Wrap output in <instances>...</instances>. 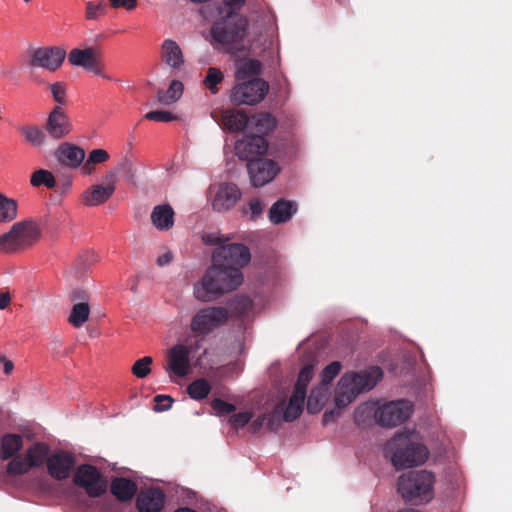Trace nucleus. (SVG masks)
<instances>
[{
  "mask_svg": "<svg viewBox=\"0 0 512 512\" xmlns=\"http://www.w3.org/2000/svg\"><path fill=\"white\" fill-rule=\"evenodd\" d=\"M242 281V273L237 267L213 262L201 280L194 285L193 294L201 302H210L236 289Z\"/></svg>",
  "mask_w": 512,
  "mask_h": 512,
  "instance_id": "1",
  "label": "nucleus"
},
{
  "mask_svg": "<svg viewBox=\"0 0 512 512\" xmlns=\"http://www.w3.org/2000/svg\"><path fill=\"white\" fill-rule=\"evenodd\" d=\"M11 487L32 491L38 495L78 499L84 491L90 497H99L107 491L108 482H6Z\"/></svg>",
  "mask_w": 512,
  "mask_h": 512,
  "instance_id": "2",
  "label": "nucleus"
},
{
  "mask_svg": "<svg viewBox=\"0 0 512 512\" xmlns=\"http://www.w3.org/2000/svg\"><path fill=\"white\" fill-rule=\"evenodd\" d=\"M388 446L392 463L397 469L423 465L430 456L428 448L421 442L415 430L398 433L390 440Z\"/></svg>",
  "mask_w": 512,
  "mask_h": 512,
  "instance_id": "3",
  "label": "nucleus"
},
{
  "mask_svg": "<svg viewBox=\"0 0 512 512\" xmlns=\"http://www.w3.org/2000/svg\"><path fill=\"white\" fill-rule=\"evenodd\" d=\"M382 372L378 367H371L362 373L346 372L341 376L334 391L336 408L342 409L353 402L356 397L372 389L380 380Z\"/></svg>",
  "mask_w": 512,
  "mask_h": 512,
  "instance_id": "4",
  "label": "nucleus"
},
{
  "mask_svg": "<svg viewBox=\"0 0 512 512\" xmlns=\"http://www.w3.org/2000/svg\"><path fill=\"white\" fill-rule=\"evenodd\" d=\"M42 236L40 224L26 218L12 224L10 229L0 235V252L14 254L34 246Z\"/></svg>",
  "mask_w": 512,
  "mask_h": 512,
  "instance_id": "5",
  "label": "nucleus"
},
{
  "mask_svg": "<svg viewBox=\"0 0 512 512\" xmlns=\"http://www.w3.org/2000/svg\"><path fill=\"white\" fill-rule=\"evenodd\" d=\"M313 376L312 365H306L300 370L293 394L287 402L283 401L275 408V416H282L285 421H293L299 417L303 410L307 387Z\"/></svg>",
  "mask_w": 512,
  "mask_h": 512,
  "instance_id": "6",
  "label": "nucleus"
},
{
  "mask_svg": "<svg viewBox=\"0 0 512 512\" xmlns=\"http://www.w3.org/2000/svg\"><path fill=\"white\" fill-rule=\"evenodd\" d=\"M228 318V310L224 307L203 308L191 318L190 330L196 336H206L223 326Z\"/></svg>",
  "mask_w": 512,
  "mask_h": 512,
  "instance_id": "7",
  "label": "nucleus"
},
{
  "mask_svg": "<svg viewBox=\"0 0 512 512\" xmlns=\"http://www.w3.org/2000/svg\"><path fill=\"white\" fill-rule=\"evenodd\" d=\"M116 185V173L114 171H108L101 181L93 183L82 192V204L89 208L104 205L114 195Z\"/></svg>",
  "mask_w": 512,
  "mask_h": 512,
  "instance_id": "8",
  "label": "nucleus"
},
{
  "mask_svg": "<svg viewBox=\"0 0 512 512\" xmlns=\"http://www.w3.org/2000/svg\"><path fill=\"white\" fill-rule=\"evenodd\" d=\"M247 21L240 15L224 16L212 27L211 34L214 40L221 44H231L245 36Z\"/></svg>",
  "mask_w": 512,
  "mask_h": 512,
  "instance_id": "9",
  "label": "nucleus"
},
{
  "mask_svg": "<svg viewBox=\"0 0 512 512\" xmlns=\"http://www.w3.org/2000/svg\"><path fill=\"white\" fill-rule=\"evenodd\" d=\"M191 350L184 344H175L165 353L163 369L171 381L175 378H184L191 371Z\"/></svg>",
  "mask_w": 512,
  "mask_h": 512,
  "instance_id": "10",
  "label": "nucleus"
},
{
  "mask_svg": "<svg viewBox=\"0 0 512 512\" xmlns=\"http://www.w3.org/2000/svg\"><path fill=\"white\" fill-rule=\"evenodd\" d=\"M268 90L269 85L263 79L238 81L232 89L231 99L237 104L254 105L264 99Z\"/></svg>",
  "mask_w": 512,
  "mask_h": 512,
  "instance_id": "11",
  "label": "nucleus"
},
{
  "mask_svg": "<svg viewBox=\"0 0 512 512\" xmlns=\"http://www.w3.org/2000/svg\"><path fill=\"white\" fill-rule=\"evenodd\" d=\"M101 58V51L93 46L75 47L68 53L70 65L83 68L99 76L102 75L104 68Z\"/></svg>",
  "mask_w": 512,
  "mask_h": 512,
  "instance_id": "12",
  "label": "nucleus"
},
{
  "mask_svg": "<svg viewBox=\"0 0 512 512\" xmlns=\"http://www.w3.org/2000/svg\"><path fill=\"white\" fill-rule=\"evenodd\" d=\"M412 410V405L408 401H391L379 406L374 417L382 426L392 427L407 420L411 416Z\"/></svg>",
  "mask_w": 512,
  "mask_h": 512,
  "instance_id": "13",
  "label": "nucleus"
},
{
  "mask_svg": "<svg viewBox=\"0 0 512 512\" xmlns=\"http://www.w3.org/2000/svg\"><path fill=\"white\" fill-rule=\"evenodd\" d=\"M250 260V252L242 244L225 243L217 247L213 252V262L224 266L240 267L246 265Z\"/></svg>",
  "mask_w": 512,
  "mask_h": 512,
  "instance_id": "14",
  "label": "nucleus"
},
{
  "mask_svg": "<svg viewBox=\"0 0 512 512\" xmlns=\"http://www.w3.org/2000/svg\"><path fill=\"white\" fill-rule=\"evenodd\" d=\"M65 57L66 50L62 47H39L31 52L29 64L54 72L62 66Z\"/></svg>",
  "mask_w": 512,
  "mask_h": 512,
  "instance_id": "15",
  "label": "nucleus"
},
{
  "mask_svg": "<svg viewBox=\"0 0 512 512\" xmlns=\"http://www.w3.org/2000/svg\"><path fill=\"white\" fill-rule=\"evenodd\" d=\"M397 491L410 505H421L433 499L432 482H397Z\"/></svg>",
  "mask_w": 512,
  "mask_h": 512,
  "instance_id": "16",
  "label": "nucleus"
},
{
  "mask_svg": "<svg viewBox=\"0 0 512 512\" xmlns=\"http://www.w3.org/2000/svg\"><path fill=\"white\" fill-rule=\"evenodd\" d=\"M267 149L268 143L260 135H246L235 144L237 156L249 163L264 155Z\"/></svg>",
  "mask_w": 512,
  "mask_h": 512,
  "instance_id": "17",
  "label": "nucleus"
},
{
  "mask_svg": "<svg viewBox=\"0 0 512 512\" xmlns=\"http://www.w3.org/2000/svg\"><path fill=\"white\" fill-rule=\"evenodd\" d=\"M45 129L50 138L60 140L72 131V123L66 112L56 106L48 115Z\"/></svg>",
  "mask_w": 512,
  "mask_h": 512,
  "instance_id": "18",
  "label": "nucleus"
},
{
  "mask_svg": "<svg viewBox=\"0 0 512 512\" xmlns=\"http://www.w3.org/2000/svg\"><path fill=\"white\" fill-rule=\"evenodd\" d=\"M248 171L252 185L262 187L275 178L279 168L272 160L257 159L248 163Z\"/></svg>",
  "mask_w": 512,
  "mask_h": 512,
  "instance_id": "19",
  "label": "nucleus"
},
{
  "mask_svg": "<svg viewBox=\"0 0 512 512\" xmlns=\"http://www.w3.org/2000/svg\"><path fill=\"white\" fill-rule=\"evenodd\" d=\"M55 158L61 165L67 168L81 169L86 158V153L82 147L73 143L64 142L55 150Z\"/></svg>",
  "mask_w": 512,
  "mask_h": 512,
  "instance_id": "20",
  "label": "nucleus"
},
{
  "mask_svg": "<svg viewBox=\"0 0 512 512\" xmlns=\"http://www.w3.org/2000/svg\"><path fill=\"white\" fill-rule=\"evenodd\" d=\"M166 496L160 488L141 490L137 496L136 507L139 512H161Z\"/></svg>",
  "mask_w": 512,
  "mask_h": 512,
  "instance_id": "21",
  "label": "nucleus"
},
{
  "mask_svg": "<svg viewBox=\"0 0 512 512\" xmlns=\"http://www.w3.org/2000/svg\"><path fill=\"white\" fill-rule=\"evenodd\" d=\"M240 197L241 192L236 185L223 183L219 185L215 193L212 201L213 209L218 212L227 211L235 206Z\"/></svg>",
  "mask_w": 512,
  "mask_h": 512,
  "instance_id": "22",
  "label": "nucleus"
},
{
  "mask_svg": "<svg viewBox=\"0 0 512 512\" xmlns=\"http://www.w3.org/2000/svg\"><path fill=\"white\" fill-rule=\"evenodd\" d=\"M74 466V458L66 452H57L47 459V467L50 475L57 480H64L69 477Z\"/></svg>",
  "mask_w": 512,
  "mask_h": 512,
  "instance_id": "23",
  "label": "nucleus"
},
{
  "mask_svg": "<svg viewBox=\"0 0 512 512\" xmlns=\"http://www.w3.org/2000/svg\"><path fill=\"white\" fill-rule=\"evenodd\" d=\"M153 227L159 232H169L175 224V212L169 204L156 205L150 214Z\"/></svg>",
  "mask_w": 512,
  "mask_h": 512,
  "instance_id": "24",
  "label": "nucleus"
},
{
  "mask_svg": "<svg viewBox=\"0 0 512 512\" xmlns=\"http://www.w3.org/2000/svg\"><path fill=\"white\" fill-rule=\"evenodd\" d=\"M160 56L162 61L174 70H180L185 63L182 49L172 39H166L162 42Z\"/></svg>",
  "mask_w": 512,
  "mask_h": 512,
  "instance_id": "25",
  "label": "nucleus"
},
{
  "mask_svg": "<svg viewBox=\"0 0 512 512\" xmlns=\"http://www.w3.org/2000/svg\"><path fill=\"white\" fill-rule=\"evenodd\" d=\"M295 203L286 200H279L272 205L269 211V219L274 224L288 221L296 212Z\"/></svg>",
  "mask_w": 512,
  "mask_h": 512,
  "instance_id": "26",
  "label": "nucleus"
},
{
  "mask_svg": "<svg viewBox=\"0 0 512 512\" xmlns=\"http://www.w3.org/2000/svg\"><path fill=\"white\" fill-rule=\"evenodd\" d=\"M330 396V388L316 385L307 397V410L309 413L320 412L327 403Z\"/></svg>",
  "mask_w": 512,
  "mask_h": 512,
  "instance_id": "27",
  "label": "nucleus"
},
{
  "mask_svg": "<svg viewBox=\"0 0 512 512\" xmlns=\"http://www.w3.org/2000/svg\"><path fill=\"white\" fill-rule=\"evenodd\" d=\"M110 159L109 153L102 149H93L88 153V156L84 160V164L81 166V175L90 176L96 172V166L103 164Z\"/></svg>",
  "mask_w": 512,
  "mask_h": 512,
  "instance_id": "28",
  "label": "nucleus"
},
{
  "mask_svg": "<svg viewBox=\"0 0 512 512\" xmlns=\"http://www.w3.org/2000/svg\"><path fill=\"white\" fill-rule=\"evenodd\" d=\"M18 217V202L0 191V223H10Z\"/></svg>",
  "mask_w": 512,
  "mask_h": 512,
  "instance_id": "29",
  "label": "nucleus"
},
{
  "mask_svg": "<svg viewBox=\"0 0 512 512\" xmlns=\"http://www.w3.org/2000/svg\"><path fill=\"white\" fill-rule=\"evenodd\" d=\"M24 140L35 148L42 147L47 142V134L37 125H26L20 128Z\"/></svg>",
  "mask_w": 512,
  "mask_h": 512,
  "instance_id": "30",
  "label": "nucleus"
},
{
  "mask_svg": "<svg viewBox=\"0 0 512 512\" xmlns=\"http://www.w3.org/2000/svg\"><path fill=\"white\" fill-rule=\"evenodd\" d=\"M224 126L230 131H241L250 120L242 111H225L222 117Z\"/></svg>",
  "mask_w": 512,
  "mask_h": 512,
  "instance_id": "31",
  "label": "nucleus"
},
{
  "mask_svg": "<svg viewBox=\"0 0 512 512\" xmlns=\"http://www.w3.org/2000/svg\"><path fill=\"white\" fill-rule=\"evenodd\" d=\"M260 71V63L254 59H242L236 63V80L244 82L256 76Z\"/></svg>",
  "mask_w": 512,
  "mask_h": 512,
  "instance_id": "32",
  "label": "nucleus"
},
{
  "mask_svg": "<svg viewBox=\"0 0 512 512\" xmlns=\"http://www.w3.org/2000/svg\"><path fill=\"white\" fill-rule=\"evenodd\" d=\"M90 316V306L87 302H79L73 305L68 316V322L74 328L82 327Z\"/></svg>",
  "mask_w": 512,
  "mask_h": 512,
  "instance_id": "33",
  "label": "nucleus"
},
{
  "mask_svg": "<svg viewBox=\"0 0 512 512\" xmlns=\"http://www.w3.org/2000/svg\"><path fill=\"white\" fill-rule=\"evenodd\" d=\"M138 490L137 482H111V493L122 502L131 500Z\"/></svg>",
  "mask_w": 512,
  "mask_h": 512,
  "instance_id": "34",
  "label": "nucleus"
},
{
  "mask_svg": "<svg viewBox=\"0 0 512 512\" xmlns=\"http://www.w3.org/2000/svg\"><path fill=\"white\" fill-rule=\"evenodd\" d=\"M183 89L182 82L174 80L171 82L166 92L162 90L158 91L157 99L162 105H171L181 98Z\"/></svg>",
  "mask_w": 512,
  "mask_h": 512,
  "instance_id": "35",
  "label": "nucleus"
},
{
  "mask_svg": "<svg viewBox=\"0 0 512 512\" xmlns=\"http://www.w3.org/2000/svg\"><path fill=\"white\" fill-rule=\"evenodd\" d=\"M48 455V447L43 443L33 444L26 453V458L31 468L38 467L44 463Z\"/></svg>",
  "mask_w": 512,
  "mask_h": 512,
  "instance_id": "36",
  "label": "nucleus"
},
{
  "mask_svg": "<svg viewBox=\"0 0 512 512\" xmlns=\"http://www.w3.org/2000/svg\"><path fill=\"white\" fill-rule=\"evenodd\" d=\"M256 132L260 134H267L276 126L275 119L268 113H261L253 116L250 119V123Z\"/></svg>",
  "mask_w": 512,
  "mask_h": 512,
  "instance_id": "37",
  "label": "nucleus"
},
{
  "mask_svg": "<svg viewBox=\"0 0 512 512\" xmlns=\"http://www.w3.org/2000/svg\"><path fill=\"white\" fill-rule=\"evenodd\" d=\"M23 446L22 437L15 434H9L3 437L1 443V450L3 458L7 459L12 457Z\"/></svg>",
  "mask_w": 512,
  "mask_h": 512,
  "instance_id": "38",
  "label": "nucleus"
},
{
  "mask_svg": "<svg viewBox=\"0 0 512 512\" xmlns=\"http://www.w3.org/2000/svg\"><path fill=\"white\" fill-rule=\"evenodd\" d=\"M211 390V385L204 378H199L190 383L187 387L188 395L194 400L206 398Z\"/></svg>",
  "mask_w": 512,
  "mask_h": 512,
  "instance_id": "39",
  "label": "nucleus"
},
{
  "mask_svg": "<svg viewBox=\"0 0 512 512\" xmlns=\"http://www.w3.org/2000/svg\"><path fill=\"white\" fill-rule=\"evenodd\" d=\"M30 184L33 187L45 186L47 188H54L56 185V179L51 171L39 169L32 173L30 177Z\"/></svg>",
  "mask_w": 512,
  "mask_h": 512,
  "instance_id": "40",
  "label": "nucleus"
},
{
  "mask_svg": "<svg viewBox=\"0 0 512 512\" xmlns=\"http://www.w3.org/2000/svg\"><path fill=\"white\" fill-rule=\"evenodd\" d=\"M223 80L224 73L220 69L216 67H209L203 80V84L212 94H217L219 91L218 85Z\"/></svg>",
  "mask_w": 512,
  "mask_h": 512,
  "instance_id": "41",
  "label": "nucleus"
},
{
  "mask_svg": "<svg viewBox=\"0 0 512 512\" xmlns=\"http://www.w3.org/2000/svg\"><path fill=\"white\" fill-rule=\"evenodd\" d=\"M7 473L10 476H19L30 471L31 467L26 456L18 455L11 459L7 465Z\"/></svg>",
  "mask_w": 512,
  "mask_h": 512,
  "instance_id": "42",
  "label": "nucleus"
},
{
  "mask_svg": "<svg viewBox=\"0 0 512 512\" xmlns=\"http://www.w3.org/2000/svg\"><path fill=\"white\" fill-rule=\"evenodd\" d=\"M152 363V357L144 356L135 361V363L132 365L131 372L135 377L143 379L151 373Z\"/></svg>",
  "mask_w": 512,
  "mask_h": 512,
  "instance_id": "43",
  "label": "nucleus"
},
{
  "mask_svg": "<svg viewBox=\"0 0 512 512\" xmlns=\"http://www.w3.org/2000/svg\"><path fill=\"white\" fill-rule=\"evenodd\" d=\"M341 363L334 361L323 368L320 373V385L329 387L330 382L340 373Z\"/></svg>",
  "mask_w": 512,
  "mask_h": 512,
  "instance_id": "44",
  "label": "nucleus"
},
{
  "mask_svg": "<svg viewBox=\"0 0 512 512\" xmlns=\"http://www.w3.org/2000/svg\"><path fill=\"white\" fill-rule=\"evenodd\" d=\"M100 473L96 467L84 464L77 468L75 477L73 480H99Z\"/></svg>",
  "mask_w": 512,
  "mask_h": 512,
  "instance_id": "45",
  "label": "nucleus"
},
{
  "mask_svg": "<svg viewBox=\"0 0 512 512\" xmlns=\"http://www.w3.org/2000/svg\"><path fill=\"white\" fill-rule=\"evenodd\" d=\"M106 6L103 0L89 1L86 4L85 16L88 20H96L105 14Z\"/></svg>",
  "mask_w": 512,
  "mask_h": 512,
  "instance_id": "46",
  "label": "nucleus"
},
{
  "mask_svg": "<svg viewBox=\"0 0 512 512\" xmlns=\"http://www.w3.org/2000/svg\"><path fill=\"white\" fill-rule=\"evenodd\" d=\"M145 118L150 121L170 122L175 120L177 117L173 115L171 112L157 110L146 113Z\"/></svg>",
  "mask_w": 512,
  "mask_h": 512,
  "instance_id": "47",
  "label": "nucleus"
},
{
  "mask_svg": "<svg viewBox=\"0 0 512 512\" xmlns=\"http://www.w3.org/2000/svg\"><path fill=\"white\" fill-rule=\"evenodd\" d=\"M50 91L54 100L59 104H64L66 101V87L59 82L50 85Z\"/></svg>",
  "mask_w": 512,
  "mask_h": 512,
  "instance_id": "48",
  "label": "nucleus"
},
{
  "mask_svg": "<svg viewBox=\"0 0 512 512\" xmlns=\"http://www.w3.org/2000/svg\"><path fill=\"white\" fill-rule=\"evenodd\" d=\"M211 406H212L213 410L219 415L230 414L235 410L234 405L224 402L220 399H214L211 402Z\"/></svg>",
  "mask_w": 512,
  "mask_h": 512,
  "instance_id": "49",
  "label": "nucleus"
},
{
  "mask_svg": "<svg viewBox=\"0 0 512 512\" xmlns=\"http://www.w3.org/2000/svg\"><path fill=\"white\" fill-rule=\"evenodd\" d=\"M202 241L207 245H217L218 247L226 243V239L217 232L204 233Z\"/></svg>",
  "mask_w": 512,
  "mask_h": 512,
  "instance_id": "50",
  "label": "nucleus"
},
{
  "mask_svg": "<svg viewBox=\"0 0 512 512\" xmlns=\"http://www.w3.org/2000/svg\"><path fill=\"white\" fill-rule=\"evenodd\" d=\"M243 3L244 0H224L223 11H221V14L225 13V16H228L230 14L238 15L236 11L240 9Z\"/></svg>",
  "mask_w": 512,
  "mask_h": 512,
  "instance_id": "51",
  "label": "nucleus"
},
{
  "mask_svg": "<svg viewBox=\"0 0 512 512\" xmlns=\"http://www.w3.org/2000/svg\"><path fill=\"white\" fill-rule=\"evenodd\" d=\"M263 208H264V206L260 202L259 199H252L249 202L248 209H247L246 213L249 214L251 219H256L263 212Z\"/></svg>",
  "mask_w": 512,
  "mask_h": 512,
  "instance_id": "52",
  "label": "nucleus"
},
{
  "mask_svg": "<svg viewBox=\"0 0 512 512\" xmlns=\"http://www.w3.org/2000/svg\"><path fill=\"white\" fill-rule=\"evenodd\" d=\"M251 416L252 415L249 412H240L231 417L230 423L235 428L243 427L250 421Z\"/></svg>",
  "mask_w": 512,
  "mask_h": 512,
  "instance_id": "53",
  "label": "nucleus"
},
{
  "mask_svg": "<svg viewBox=\"0 0 512 512\" xmlns=\"http://www.w3.org/2000/svg\"><path fill=\"white\" fill-rule=\"evenodd\" d=\"M174 259L173 252L170 249L165 248L162 250L156 258V264L159 267H165L171 264Z\"/></svg>",
  "mask_w": 512,
  "mask_h": 512,
  "instance_id": "54",
  "label": "nucleus"
},
{
  "mask_svg": "<svg viewBox=\"0 0 512 512\" xmlns=\"http://www.w3.org/2000/svg\"><path fill=\"white\" fill-rule=\"evenodd\" d=\"M109 2L114 9L124 8L132 11L137 7L138 0H109Z\"/></svg>",
  "mask_w": 512,
  "mask_h": 512,
  "instance_id": "55",
  "label": "nucleus"
},
{
  "mask_svg": "<svg viewBox=\"0 0 512 512\" xmlns=\"http://www.w3.org/2000/svg\"><path fill=\"white\" fill-rule=\"evenodd\" d=\"M155 402L157 403L155 410L166 411L171 408L173 400L168 395H157L155 397Z\"/></svg>",
  "mask_w": 512,
  "mask_h": 512,
  "instance_id": "56",
  "label": "nucleus"
},
{
  "mask_svg": "<svg viewBox=\"0 0 512 512\" xmlns=\"http://www.w3.org/2000/svg\"><path fill=\"white\" fill-rule=\"evenodd\" d=\"M14 371V363L8 359L5 355H0V372L5 376L12 375Z\"/></svg>",
  "mask_w": 512,
  "mask_h": 512,
  "instance_id": "57",
  "label": "nucleus"
},
{
  "mask_svg": "<svg viewBox=\"0 0 512 512\" xmlns=\"http://www.w3.org/2000/svg\"><path fill=\"white\" fill-rule=\"evenodd\" d=\"M10 303V295L8 293L0 294V309H5Z\"/></svg>",
  "mask_w": 512,
  "mask_h": 512,
  "instance_id": "58",
  "label": "nucleus"
},
{
  "mask_svg": "<svg viewBox=\"0 0 512 512\" xmlns=\"http://www.w3.org/2000/svg\"><path fill=\"white\" fill-rule=\"evenodd\" d=\"M174 512H196V511L191 508H188V507H182V508H178Z\"/></svg>",
  "mask_w": 512,
  "mask_h": 512,
  "instance_id": "59",
  "label": "nucleus"
},
{
  "mask_svg": "<svg viewBox=\"0 0 512 512\" xmlns=\"http://www.w3.org/2000/svg\"><path fill=\"white\" fill-rule=\"evenodd\" d=\"M244 301H245V308L249 307L251 305V302L249 299H244Z\"/></svg>",
  "mask_w": 512,
  "mask_h": 512,
  "instance_id": "60",
  "label": "nucleus"
},
{
  "mask_svg": "<svg viewBox=\"0 0 512 512\" xmlns=\"http://www.w3.org/2000/svg\"><path fill=\"white\" fill-rule=\"evenodd\" d=\"M328 417H329V413H327V412H326V413L324 414V419H325V421H327V420H328Z\"/></svg>",
  "mask_w": 512,
  "mask_h": 512,
  "instance_id": "61",
  "label": "nucleus"
},
{
  "mask_svg": "<svg viewBox=\"0 0 512 512\" xmlns=\"http://www.w3.org/2000/svg\"><path fill=\"white\" fill-rule=\"evenodd\" d=\"M115 480L122 481V480H128V479H127V478H124V477H121V478H116Z\"/></svg>",
  "mask_w": 512,
  "mask_h": 512,
  "instance_id": "62",
  "label": "nucleus"
}]
</instances>
